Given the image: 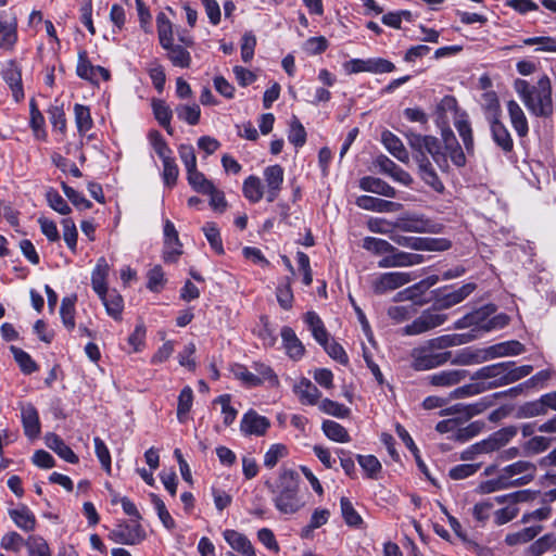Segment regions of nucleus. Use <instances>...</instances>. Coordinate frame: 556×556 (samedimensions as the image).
Segmentation results:
<instances>
[{
  "instance_id": "obj_6",
  "label": "nucleus",
  "mask_w": 556,
  "mask_h": 556,
  "mask_svg": "<svg viewBox=\"0 0 556 556\" xmlns=\"http://www.w3.org/2000/svg\"><path fill=\"white\" fill-rule=\"evenodd\" d=\"M451 357L452 352L450 351L438 352L426 345L413 350L412 367L415 370H429L445 364L451 359Z\"/></svg>"
},
{
  "instance_id": "obj_9",
  "label": "nucleus",
  "mask_w": 556,
  "mask_h": 556,
  "mask_svg": "<svg viewBox=\"0 0 556 556\" xmlns=\"http://www.w3.org/2000/svg\"><path fill=\"white\" fill-rule=\"evenodd\" d=\"M109 539L116 544L137 545L146 539V531L140 523L122 522L110 531Z\"/></svg>"
},
{
  "instance_id": "obj_29",
  "label": "nucleus",
  "mask_w": 556,
  "mask_h": 556,
  "mask_svg": "<svg viewBox=\"0 0 556 556\" xmlns=\"http://www.w3.org/2000/svg\"><path fill=\"white\" fill-rule=\"evenodd\" d=\"M9 515L13 522L23 531H34L37 525L35 515L26 505L10 509Z\"/></svg>"
},
{
  "instance_id": "obj_53",
  "label": "nucleus",
  "mask_w": 556,
  "mask_h": 556,
  "mask_svg": "<svg viewBox=\"0 0 556 556\" xmlns=\"http://www.w3.org/2000/svg\"><path fill=\"white\" fill-rule=\"evenodd\" d=\"M509 488H514V486L511 485L510 481L507 480V478L505 477V475L502 471L497 478L482 481L479 484L477 490L481 494H489V493H493V492L509 489Z\"/></svg>"
},
{
  "instance_id": "obj_13",
  "label": "nucleus",
  "mask_w": 556,
  "mask_h": 556,
  "mask_svg": "<svg viewBox=\"0 0 556 556\" xmlns=\"http://www.w3.org/2000/svg\"><path fill=\"white\" fill-rule=\"evenodd\" d=\"M425 257L421 254L408 253L401 251L394 247V250L389 255L383 256L378 262L380 268L391 267H409L424 263Z\"/></svg>"
},
{
  "instance_id": "obj_14",
  "label": "nucleus",
  "mask_w": 556,
  "mask_h": 556,
  "mask_svg": "<svg viewBox=\"0 0 556 556\" xmlns=\"http://www.w3.org/2000/svg\"><path fill=\"white\" fill-rule=\"evenodd\" d=\"M182 244L174 224L166 219L164 223V252L163 258L167 263H174L182 254Z\"/></svg>"
},
{
  "instance_id": "obj_48",
  "label": "nucleus",
  "mask_w": 556,
  "mask_h": 556,
  "mask_svg": "<svg viewBox=\"0 0 556 556\" xmlns=\"http://www.w3.org/2000/svg\"><path fill=\"white\" fill-rule=\"evenodd\" d=\"M193 402V392L190 387H185L178 396L177 404V419L179 422L184 424L187 420V415L192 407Z\"/></svg>"
},
{
  "instance_id": "obj_20",
  "label": "nucleus",
  "mask_w": 556,
  "mask_h": 556,
  "mask_svg": "<svg viewBox=\"0 0 556 556\" xmlns=\"http://www.w3.org/2000/svg\"><path fill=\"white\" fill-rule=\"evenodd\" d=\"M21 419L24 428L25 435L29 439H35L40 433V420L36 407L26 403L21 406Z\"/></svg>"
},
{
  "instance_id": "obj_17",
  "label": "nucleus",
  "mask_w": 556,
  "mask_h": 556,
  "mask_svg": "<svg viewBox=\"0 0 556 556\" xmlns=\"http://www.w3.org/2000/svg\"><path fill=\"white\" fill-rule=\"evenodd\" d=\"M356 205L366 211L378 213H395L402 208V204L371 195H361L356 199Z\"/></svg>"
},
{
  "instance_id": "obj_44",
  "label": "nucleus",
  "mask_w": 556,
  "mask_h": 556,
  "mask_svg": "<svg viewBox=\"0 0 556 556\" xmlns=\"http://www.w3.org/2000/svg\"><path fill=\"white\" fill-rule=\"evenodd\" d=\"M156 27L161 47L168 48V45L174 42L173 24L165 13L160 12L156 15Z\"/></svg>"
},
{
  "instance_id": "obj_26",
  "label": "nucleus",
  "mask_w": 556,
  "mask_h": 556,
  "mask_svg": "<svg viewBox=\"0 0 556 556\" xmlns=\"http://www.w3.org/2000/svg\"><path fill=\"white\" fill-rule=\"evenodd\" d=\"M473 338L475 336L470 333L444 334L429 340L427 342V345L433 349L434 351L441 352V350H445L451 346L466 344L470 342Z\"/></svg>"
},
{
  "instance_id": "obj_42",
  "label": "nucleus",
  "mask_w": 556,
  "mask_h": 556,
  "mask_svg": "<svg viewBox=\"0 0 556 556\" xmlns=\"http://www.w3.org/2000/svg\"><path fill=\"white\" fill-rule=\"evenodd\" d=\"M321 429L325 435L334 442L348 443L351 441V437L348 430L337 421L325 420L323 422Z\"/></svg>"
},
{
  "instance_id": "obj_11",
  "label": "nucleus",
  "mask_w": 556,
  "mask_h": 556,
  "mask_svg": "<svg viewBox=\"0 0 556 556\" xmlns=\"http://www.w3.org/2000/svg\"><path fill=\"white\" fill-rule=\"evenodd\" d=\"M412 281V276L408 273L390 271L380 274L372 281V291L376 294H383L386 292L401 288L402 286Z\"/></svg>"
},
{
  "instance_id": "obj_47",
  "label": "nucleus",
  "mask_w": 556,
  "mask_h": 556,
  "mask_svg": "<svg viewBox=\"0 0 556 556\" xmlns=\"http://www.w3.org/2000/svg\"><path fill=\"white\" fill-rule=\"evenodd\" d=\"M187 179L192 189L199 193L212 192L214 184L197 168L187 173Z\"/></svg>"
},
{
  "instance_id": "obj_33",
  "label": "nucleus",
  "mask_w": 556,
  "mask_h": 556,
  "mask_svg": "<svg viewBox=\"0 0 556 556\" xmlns=\"http://www.w3.org/2000/svg\"><path fill=\"white\" fill-rule=\"evenodd\" d=\"M46 443L49 448L54 451L61 458H63L67 463H78V456L73 452V450L67 444H65V442L59 435L54 433H49L46 437Z\"/></svg>"
},
{
  "instance_id": "obj_54",
  "label": "nucleus",
  "mask_w": 556,
  "mask_h": 556,
  "mask_svg": "<svg viewBox=\"0 0 556 556\" xmlns=\"http://www.w3.org/2000/svg\"><path fill=\"white\" fill-rule=\"evenodd\" d=\"M175 112L179 119L185 121L189 125H197L200 121L201 110L195 103L192 105L179 104L176 106Z\"/></svg>"
},
{
  "instance_id": "obj_15",
  "label": "nucleus",
  "mask_w": 556,
  "mask_h": 556,
  "mask_svg": "<svg viewBox=\"0 0 556 556\" xmlns=\"http://www.w3.org/2000/svg\"><path fill=\"white\" fill-rule=\"evenodd\" d=\"M437 225L426 218L424 215L412 214L400 217L394 224V228L407 232H435Z\"/></svg>"
},
{
  "instance_id": "obj_35",
  "label": "nucleus",
  "mask_w": 556,
  "mask_h": 556,
  "mask_svg": "<svg viewBox=\"0 0 556 556\" xmlns=\"http://www.w3.org/2000/svg\"><path fill=\"white\" fill-rule=\"evenodd\" d=\"M525 345L519 341L511 340L494 344L486 350L490 357H503L508 355H519L525 352Z\"/></svg>"
},
{
  "instance_id": "obj_18",
  "label": "nucleus",
  "mask_w": 556,
  "mask_h": 556,
  "mask_svg": "<svg viewBox=\"0 0 556 556\" xmlns=\"http://www.w3.org/2000/svg\"><path fill=\"white\" fill-rule=\"evenodd\" d=\"M477 288V285L473 282H468L463 285L457 290L445 293L443 295H439L435 299L434 305L435 308L439 309H447L460 302H463L467 296H469Z\"/></svg>"
},
{
  "instance_id": "obj_62",
  "label": "nucleus",
  "mask_w": 556,
  "mask_h": 556,
  "mask_svg": "<svg viewBox=\"0 0 556 556\" xmlns=\"http://www.w3.org/2000/svg\"><path fill=\"white\" fill-rule=\"evenodd\" d=\"M46 199L48 201V204L51 208H53L55 212L67 215L71 213V207L66 203V201L62 198V195L54 190L53 188H49L46 192Z\"/></svg>"
},
{
  "instance_id": "obj_31",
  "label": "nucleus",
  "mask_w": 556,
  "mask_h": 556,
  "mask_svg": "<svg viewBox=\"0 0 556 556\" xmlns=\"http://www.w3.org/2000/svg\"><path fill=\"white\" fill-rule=\"evenodd\" d=\"M294 393L299 396L300 402L305 405H316L321 396L317 387L306 378L294 386Z\"/></svg>"
},
{
  "instance_id": "obj_23",
  "label": "nucleus",
  "mask_w": 556,
  "mask_h": 556,
  "mask_svg": "<svg viewBox=\"0 0 556 556\" xmlns=\"http://www.w3.org/2000/svg\"><path fill=\"white\" fill-rule=\"evenodd\" d=\"M507 111L510 119V124L519 138L527 137L529 132V124L527 116L521 106L515 101L509 100L507 102Z\"/></svg>"
},
{
  "instance_id": "obj_52",
  "label": "nucleus",
  "mask_w": 556,
  "mask_h": 556,
  "mask_svg": "<svg viewBox=\"0 0 556 556\" xmlns=\"http://www.w3.org/2000/svg\"><path fill=\"white\" fill-rule=\"evenodd\" d=\"M151 146L153 147L155 153L164 162L165 160L172 159V149L168 147L167 142L164 140L163 136L157 130H151L148 135Z\"/></svg>"
},
{
  "instance_id": "obj_45",
  "label": "nucleus",
  "mask_w": 556,
  "mask_h": 556,
  "mask_svg": "<svg viewBox=\"0 0 556 556\" xmlns=\"http://www.w3.org/2000/svg\"><path fill=\"white\" fill-rule=\"evenodd\" d=\"M152 109L159 124L165 128L167 134L173 135V128L170 126L173 112L170 108L162 100H153Z\"/></svg>"
},
{
  "instance_id": "obj_12",
  "label": "nucleus",
  "mask_w": 556,
  "mask_h": 556,
  "mask_svg": "<svg viewBox=\"0 0 556 556\" xmlns=\"http://www.w3.org/2000/svg\"><path fill=\"white\" fill-rule=\"evenodd\" d=\"M265 181V197L267 202H274L282 189L285 172L283 168L276 164L267 166L263 172Z\"/></svg>"
},
{
  "instance_id": "obj_30",
  "label": "nucleus",
  "mask_w": 556,
  "mask_h": 556,
  "mask_svg": "<svg viewBox=\"0 0 556 556\" xmlns=\"http://www.w3.org/2000/svg\"><path fill=\"white\" fill-rule=\"evenodd\" d=\"M469 372L465 369L442 370L429 377L431 384L437 387H451L467 378Z\"/></svg>"
},
{
  "instance_id": "obj_43",
  "label": "nucleus",
  "mask_w": 556,
  "mask_h": 556,
  "mask_svg": "<svg viewBox=\"0 0 556 556\" xmlns=\"http://www.w3.org/2000/svg\"><path fill=\"white\" fill-rule=\"evenodd\" d=\"M482 108L488 122L496 121L501 117V105L495 91H486L482 94Z\"/></svg>"
},
{
  "instance_id": "obj_10",
  "label": "nucleus",
  "mask_w": 556,
  "mask_h": 556,
  "mask_svg": "<svg viewBox=\"0 0 556 556\" xmlns=\"http://www.w3.org/2000/svg\"><path fill=\"white\" fill-rule=\"evenodd\" d=\"M513 486H521L530 483L536 473V466L528 460H518L502 469Z\"/></svg>"
},
{
  "instance_id": "obj_50",
  "label": "nucleus",
  "mask_w": 556,
  "mask_h": 556,
  "mask_svg": "<svg viewBox=\"0 0 556 556\" xmlns=\"http://www.w3.org/2000/svg\"><path fill=\"white\" fill-rule=\"evenodd\" d=\"M363 248L376 255H389L394 250L389 241L375 237H366L363 240Z\"/></svg>"
},
{
  "instance_id": "obj_40",
  "label": "nucleus",
  "mask_w": 556,
  "mask_h": 556,
  "mask_svg": "<svg viewBox=\"0 0 556 556\" xmlns=\"http://www.w3.org/2000/svg\"><path fill=\"white\" fill-rule=\"evenodd\" d=\"M314 339L319 343H326L329 339L328 331L326 330L323 320L315 312H307L304 317Z\"/></svg>"
},
{
  "instance_id": "obj_46",
  "label": "nucleus",
  "mask_w": 556,
  "mask_h": 556,
  "mask_svg": "<svg viewBox=\"0 0 556 556\" xmlns=\"http://www.w3.org/2000/svg\"><path fill=\"white\" fill-rule=\"evenodd\" d=\"M341 506V515L344 519V522L349 527L361 528L364 523L361 515L355 510L352 502L348 497H341L340 500Z\"/></svg>"
},
{
  "instance_id": "obj_28",
  "label": "nucleus",
  "mask_w": 556,
  "mask_h": 556,
  "mask_svg": "<svg viewBox=\"0 0 556 556\" xmlns=\"http://www.w3.org/2000/svg\"><path fill=\"white\" fill-rule=\"evenodd\" d=\"M110 266L104 257L97 261V265L91 273V286L98 295H103L108 291L106 278L109 276Z\"/></svg>"
},
{
  "instance_id": "obj_8",
  "label": "nucleus",
  "mask_w": 556,
  "mask_h": 556,
  "mask_svg": "<svg viewBox=\"0 0 556 556\" xmlns=\"http://www.w3.org/2000/svg\"><path fill=\"white\" fill-rule=\"evenodd\" d=\"M471 380L483 381L485 390L508 384L506 362L484 366L470 376Z\"/></svg>"
},
{
  "instance_id": "obj_36",
  "label": "nucleus",
  "mask_w": 556,
  "mask_h": 556,
  "mask_svg": "<svg viewBox=\"0 0 556 556\" xmlns=\"http://www.w3.org/2000/svg\"><path fill=\"white\" fill-rule=\"evenodd\" d=\"M494 305H486L478 311L471 312L454 324L455 329H464L471 326H477L482 323L490 314L494 313Z\"/></svg>"
},
{
  "instance_id": "obj_4",
  "label": "nucleus",
  "mask_w": 556,
  "mask_h": 556,
  "mask_svg": "<svg viewBox=\"0 0 556 556\" xmlns=\"http://www.w3.org/2000/svg\"><path fill=\"white\" fill-rule=\"evenodd\" d=\"M265 484L273 494L274 505L279 513L292 515L304 506V502L299 495L300 478L295 471L285 469L280 472L276 484L269 481H266Z\"/></svg>"
},
{
  "instance_id": "obj_37",
  "label": "nucleus",
  "mask_w": 556,
  "mask_h": 556,
  "mask_svg": "<svg viewBox=\"0 0 556 556\" xmlns=\"http://www.w3.org/2000/svg\"><path fill=\"white\" fill-rule=\"evenodd\" d=\"M491 405V401L486 397L481 399L479 402L464 405V404H456L448 408L446 412L457 413L460 414L463 420H467L476 415L481 414L484 412L489 406Z\"/></svg>"
},
{
  "instance_id": "obj_7",
  "label": "nucleus",
  "mask_w": 556,
  "mask_h": 556,
  "mask_svg": "<svg viewBox=\"0 0 556 556\" xmlns=\"http://www.w3.org/2000/svg\"><path fill=\"white\" fill-rule=\"evenodd\" d=\"M438 311L439 308H435V305L432 308L425 309L412 324L404 327V333L418 336L443 325L447 315L438 313Z\"/></svg>"
},
{
  "instance_id": "obj_2",
  "label": "nucleus",
  "mask_w": 556,
  "mask_h": 556,
  "mask_svg": "<svg viewBox=\"0 0 556 556\" xmlns=\"http://www.w3.org/2000/svg\"><path fill=\"white\" fill-rule=\"evenodd\" d=\"M406 138L409 147L416 153L414 159L417 162L420 178L434 191L442 193L444 185L426 153H429L439 168L445 173L450 170L447 155L455 166L463 167L466 165V156L462 147L456 142L443 149L441 141L437 137L422 136L416 132H408Z\"/></svg>"
},
{
  "instance_id": "obj_25",
  "label": "nucleus",
  "mask_w": 556,
  "mask_h": 556,
  "mask_svg": "<svg viewBox=\"0 0 556 556\" xmlns=\"http://www.w3.org/2000/svg\"><path fill=\"white\" fill-rule=\"evenodd\" d=\"M280 336L287 354L293 359H300L304 355L305 349L294 330L285 326L281 328Z\"/></svg>"
},
{
  "instance_id": "obj_41",
  "label": "nucleus",
  "mask_w": 556,
  "mask_h": 556,
  "mask_svg": "<svg viewBox=\"0 0 556 556\" xmlns=\"http://www.w3.org/2000/svg\"><path fill=\"white\" fill-rule=\"evenodd\" d=\"M164 49L167 51V58L169 59L174 66L181 68H188L190 66L191 55L186 48L179 45H174V42H170L168 45V48Z\"/></svg>"
},
{
  "instance_id": "obj_39",
  "label": "nucleus",
  "mask_w": 556,
  "mask_h": 556,
  "mask_svg": "<svg viewBox=\"0 0 556 556\" xmlns=\"http://www.w3.org/2000/svg\"><path fill=\"white\" fill-rule=\"evenodd\" d=\"M542 530L543 527L541 525L523 528L518 532L508 533L505 536V543L509 546L528 543L532 541Z\"/></svg>"
},
{
  "instance_id": "obj_24",
  "label": "nucleus",
  "mask_w": 556,
  "mask_h": 556,
  "mask_svg": "<svg viewBox=\"0 0 556 556\" xmlns=\"http://www.w3.org/2000/svg\"><path fill=\"white\" fill-rule=\"evenodd\" d=\"M223 535L232 549L245 556H255V549L245 534L227 529L224 531Z\"/></svg>"
},
{
  "instance_id": "obj_63",
  "label": "nucleus",
  "mask_w": 556,
  "mask_h": 556,
  "mask_svg": "<svg viewBox=\"0 0 556 556\" xmlns=\"http://www.w3.org/2000/svg\"><path fill=\"white\" fill-rule=\"evenodd\" d=\"M10 351L12 352L23 372L31 374L37 369L36 363L31 359L28 353L14 345L10 346Z\"/></svg>"
},
{
  "instance_id": "obj_60",
  "label": "nucleus",
  "mask_w": 556,
  "mask_h": 556,
  "mask_svg": "<svg viewBox=\"0 0 556 556\" xmlns=\"http://www.w3.org/2000/svg\"><path fill=\"white\" fill-rule=\"evenodd\" d=\"M205 238L207 239L211 248L217 253V254H224V247L222 237L219 233V230L214 223H206L202 228Z\"/></svg>"
},
{
  "instance_id": "obj_55",
  "label": "nucleus",
  "mask_w": 556,
  "mask_h": 556,
  "mask_svg": "<svg viewBox=\"0 0 556 556\" xmlns=\"http://www.w3.org/2000/svg\"><path fill=\"white\" fill-rule=\"evenodd\" d=\"M455 128L462 138L468 153L473 151V136L470 123L467 118L459 117L455 121Z\"/></svg>"
},
{
  "instance_id": "obj_1",
  "label": "nucleus",
  "mask_w": 556,
  "mask_h": 556,
  "mask_svg": "<svg viewBox=\"0 0 556 556\" xmlns=\"http://www.w3.org/2000/svg\"><path fill=\"white\" fill-rule=\"evenodd\" d=\"M406 138L409 147L416 153L414 159L417 162L420 178L434 191L442 193L444 185L426 153H429L439 168L445 173L450 170L447 155L455 166L463 167L466 165V156L462 147L456 142L443 149L441 141L437 137L422 136L416 132H408Z\"/></svg>"
},
{
  "instance_id": "obj_19",
  "label": "nucleus",
  "mask_w": 556,
  "mask_h": 556,
  "mask_svg": "<svg viewBox=\"0 0 556 556\" xmlns=\"http://www.w3.org/2000/svg\"><path fill=\"white\" fill-rule=\"evenodd\" d=\"M17 23L15 17H9L5 12L0 13V48L11 50L17 40Z\"/></svg>"
},
{
  "instance_id": "obj_27",
  "label": "nucleus",
  "mask_w": 556,
  "mask_h": 556,
  "mask_svg": "<svg viewBox=\"0 0 556 556\" xmlns=\"http://www.w3.org/2000/svg\"><path fill=\"white\" fill-rule=\"evenodd\" d=\"M359 188L364 191L377 193L388 198L396 197V190L392 186H390L384 180L372 176L363 177L359 180Z\"/></svg>"
},
{
  "instance_id": "obj_32",
  "label": "nucleus",
  "mask_w": 556,
  "mask_h": 556,
  "mask_svg": "<svg viewBox=\"0 0 556 556\" xmlns=\"http://www.w3.org/2000/svg\"><path fill=\"white\" fill-rule=\"evenodd\" d=\"M381 141L384 148L399 161L407 162L409 156L401 139L390 130H384L381 134Z\"/></svg>"
},
{
  "instance_id": "obj_22",
  "label": "nucleus",
  "mask_w": 556,
  "mask_h": 556,
  "mask_svg": "<svg viewBox=\"0 0 556 556\" xmlns=\"http://www.w3.org/2000/svg\"><path fill=\"white\" fill-rule=\"evenodd\" d=\"M492 139L495 144L504 152L510 153L514 150V140L507 127L498 119L490 122Z\"/></svg>"
},
{
  "instance_id": "obj_64",
  "label": "nucleus",
  "mask_w": 556,
  "mask_h": 556,
  "mask_svg": "<svg viewBox=\"0 0 556 556\" xmlns=\"http://www.w3.org/2000/svg\"><path fill=\"white\" fill-rule=\"evenodd\" d=\"M148 73L155 89L162 92L166 81L164 67L157 60H153L148 66Z\"/></svg>"
},
{
  "instance_id": "obj_56",
  "label": "nucleus",
  "mask_w": 556,
  "mask_h": 556,
  "mask_svg": "<svg viewBox=\"0 0 556 556\" xmlns=\"http://www.w3.org/2000/svg\"><path fill=\"white\" fill-rule=\"evenodd\" d=\"M60 315L64 327L72 331L75 328V299L64 298L62 300Z\"/></svg>"
},
{
  "instance_id": "obj_51",
  "label": "nucleus",
  "mask_w": 556,
  "mask_h": 556,
  "mask_svg": "<svg viewBox=\"0 0 556 556\" xmlns=\"http://www.w3.org/2000/svg\"><path fill=\"white\" fill-rule=\"evenodd\" d=\"M356 459L365 471L368 479L376 480L380 473L382 466L379 459L374 455H357Z\"/></svg>"
},
{
  "instance_id": "obj_59",
  "label": "nucleus",
  "mask_w": 556,
  "mask_h": 556,
  "mask_svg": "<svg viewBox=\"0 0 556 556\" xmlns=\"http://www.w3.org/2000/svg\"><path fill=\"white\" fill-rule=\"evenodd\" d=\"M76 73L83 79L96 81V66L88 60L86 51H80L78 53Z\"/></svg>"
},
{
  "instance_id": "obj_16",
  "label": "nucleus",
  "mask_w": 556,
  "mask_h": 556,
  "mask_svg": "<svg viewBox=\"0 0 556 556\" xmlns=\"http://www.w3.org/2000/svg\"><path fill=\"white\" fill-rule=\"evenodd\" d=\"M270 426V421L258 415L255 410L247 412L240 422V430L245 435H264Z\"/></svg>"
},
{
  "instance_id": "obj_34",
  "label": "nucleus",
  "mask_w": 556,
  "mask_h": 556,
  "mask_svg": "<svg viewBox=\"0 0 556 556\" xmlns=\"http://www.w3.org/2000/svg\"><path fill=\"white\" fill-rule=\"evenodd\" d=\"M98 296L105 306L106 313L114 319H119L124 308L122 295L116 290H108L103 295Z\"/></svg>"
},
{
  "instance_id": "obj_38",
  "label": "nucleus",
  "mask_w": 556,
  "mask_h": 556,
  "mask_svg": "<svg viewBox=\"0 0 556 556\" xmlns=\"http://www.w3.org/2000/svg\"><path fill=\"white\" fill-rule=\"evenodd\" d=\"M244 197L252 203H257L265 195V189L257 176L251 175L242 186Z\"/></svg>"
},
{
  "instance_id": "obj_21",
  "label": "nucleus",
  "mask_w": 556,
  "mask_h": 556,
  "mask_svg": "<svg viewBox=\"0 0 556 556\" xmlns=\"http://www.w3.org/2000/svg\"><path fill=\"white\" fill-rule=\"evenodd\" d=\"M2 77L9 85L15 101L24 98L21 70L14 61H10L2 71Z\"/></svg>"
},
{
  "instance_id": "obj_5",
  "label": "nucleus",
  "mask_w": 556,
  "mask_h": 556,
  "mask_svg": "<svg viewBox=\"0 0 556 556\" xmlns=\"http://www.w3.org/2000/svg\"><path fill=\"white\" fill-rule=\"evenodd\" d=\"M390 239L397 245L415 251H446L452 247L445 238L408 237L400 233H391Z\"/></svg>"
},
{
  "instance_id": "obj_58",
  "label": "nucleus",
  "mask_w": 556,
  "mask_h": 556,
  "mask_svg": "<svg viewBox=\"0 0 556 556\" xmlns=\"http://www.w3.org/2000/svg\"><path fill=\"white\" fill-rule=\"evenodd\" d=\"M231 372L236 379L240 380L245 387L252 388L261 386L258 376L248 370L244 365L235 364L231 366Z\"/></svg>"
},
{
  "instance_id": "obj_57",
  "label": "nucleus",
  "mask_w": 556,
  "mask_h": 556,
  "mask_svg": "<svg viewBox=\"0 0 556 556\" xmlns=\"http://www.w3.org/2000/svg\"><path fill=\"white\" fill-rule=\"evenodd\" d=\"M29 556H52L47 541L39 535H30L26 540Z\"/></svg>"
},
{
  "instance_id": "obj_49",
  "label": "nucleus",
  "mask_w": 556,
  "mask_h": 556,
  "mask_svg": "<svg viewBox=\"0 0 556 556\" xmlns=\"http://www.w3.org/2000/svg\"><path fill=\"white\" fill-rule=\"evenodd\" d=\"M74 114L78 132L85 135L93 125L89 108L77 103L74 106Z\"/></svg>"
},
{
  "instance_id": "obj_3",
  "label": "nucleus",
  "mask_w": 556,
  "mask_h": 556,
  "mask_svg": "<svg viewBox=\"0 0 556 556\" xmlns=\"http://www.w3.org/2000/svg\"><path fill=\"white\" fill-rule=\"evenodd\" d=\"M515 90L528 111L536 117H551L553 114L552 84L544 75L534 85L525 79H516Z\"/></svg>"
},
{
  "instance_id": "obj_61",
  "label": "nucleus",
  "mask_w": 556,
  "mask_h": 556,
  "mask_svg": "<svg viewBox=\"0 0 556 556\" xmlns=\"http://www.w3.org/2000/svg\"><path fill=\"white\" fill-rule=\"evenodd\" d=\"M319 409L337 418H345L350 415L349 407L329 399H325L319 403Z\"/></svg>"
}]
</instances>
